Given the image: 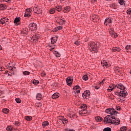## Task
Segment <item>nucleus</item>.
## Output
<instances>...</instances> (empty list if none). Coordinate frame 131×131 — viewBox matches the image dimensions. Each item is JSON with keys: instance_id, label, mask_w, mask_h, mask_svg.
Masks as SVG:
<instances>
[{"instance_id": "f257e3e1", "label": "nucleus", "mask_w": 131, "mask_h": 131, "mask_svg": "<svg viewBox=\"0 0 131 131\" xmlns=\"http://www.w3.org/2000/svg\"><path fill=\"white\" fill-rule=\"evenodd\" d=\"M119 89L120 90H121L122 91H120V92H118V91H116L115 92V95L117 96H119V97H123V98H126V96H127V92H126V88L124 87V85L122 84L121 83H118L116 85H114L112 89H107V91L108 92H112L114 89Z\"/></svg>"}, {"instance_id": "f03ea898", "label": "nucleus", "mask_w": 131, "mask_h": 131, "mask_svg": "<svg viewBox=\"0 0 131 131\" xmlns=\"http://www.w3.org/2000/svg\"><path fill=\"white\" fill-rule=\"evenodd\" d=\"M104 122L107 124H114V125H118L120 124V120L116 118L114 116L113 117L106 116L104 118Z\"/></svg>"}, {"instance_id": "7ed1b4c3", "label": "nucleus", "mask_w": 131, "mask_h": 131, "mask_svg": "<svg viewBox=\"0 0 131 131\" xmlns=\"http://www.w3.org/2000/svg\"><path fill=\"white\" fill-rule=\"evenodd\" d=\"M89 50L90 52H92L93 54H95L96 53H98V45L96 42H91L90 44Z\"/></svg>"}, {"instance_id": "20e7f679", "label": "nucleus", "mask_w": 131, "mask_h": 131, "mask_svg": "<svg viewBox=\"0 0 131 131\" xmlns=\"http://www.w3.org/2000/svg\"><path fill=\"white\" fill-rule=\"evenodd\" d=\"M106 113H108V115H107L106 116H108L109 117H112L114 116L113 115H116L117 113H118V112L115 111L114 108H107L105 110Z\"/></svg>"}, {"instance_id": "39448f33", "label": "nucleus", "mask_w": 131, "mask_h": 131, "mask_svg": "<svg viewBox=\"0 0 131 131\" xmlns=\"http://www.w3.org/2000/svg\"><path fill=\"white\" fill-rule=\"evenodd\" d=\"M40 38V36L38 34H34L32 37H30V40L34 43H36L38 41V39Z\"/></svg>"}, {"instance_id": "423d86ee", "label": "nucleus", "mask_w": 131, "mask_h": 131, "mask_svg": "<svg viewBox=\"0 0 131 131\" xmlns=\"http://www.w3.org/2000/svg\"><path fill=\"white\" fill-rule=\"evenodd\" d=\"M29 28L31 31L37 30V25L34 23H31L29 25Z\"/></svg>"}, {"instance_id": "0eeeda50", "label": "nucleus", "mask_w": 131, "mask_h": 131, "mask_svg": "<svg viewBox=\"0 0 131 131\" xmlns=\"http://www.w3.org/2000/svg\"><path fill=\"white\" fill-rule=\"evenodd\" d=\"M33 12H34V13H35L36 14H41V13H42L41 7L40 6L34 7L33 8Z\"/></svg>"}, {"instance_id": "6e6552de", "label": "nucleus", "mask_w": 131, "mask_h": 131, "mask_svg": "<svg viewBox=\"0 0 131 131\" xmlns=\"http://www.w3.org/2000/svg\"><path fill=\"white\" fill-rule=\"evenodd\" d=\"M90 19L91 21H93V22L98 23L100 21V17L98 15L94 14L90 17Z\"/></svg>"}, {"instance_id": "1a4fd4ad", "label": "nucleus", "mask_w": 131, "mask_h": 131, "mask_svg": "<svg viewBox=\"0 0 131 131\" xmlns=\"http://www.w3.org/2000/svg\"><path fill=\"white\" fill-rule=\"evenodd\" d=\"M113 19L111 17H107L104 21V25L107 26L108 25L109 26H111V24H112Z\"/></svg>"}, {"instance_id": "9d476101", "label": "nucleus", "mask_w": 131, "mask_h": 131, "mask_svg": "<svg viewBox=\"0 0 131 131\" xmlns=\"http://www.w3.org/2000/svg\"><path fill=\"white\" fill-rule=\"evenodd\" d=\"M66 81H67V84H68L69 86H71L73 82V78L70 77H68L66 79Z\"/></svg>"}, {"instance_id": "9b49d317", "label": "nucleus", "mask_w": 131, "mask_h": 131, "mask_svg": "<svg viewBox=\"0 0 131 131\" xmlns=\"http://www.w3.org/2000/svg\"><path fill=\"white\" fill-rule=\"evenodd\" d=\"M8 21H9V19L7 17H3L0 20V22L2 25H4V24L8 22Z\"/></svg>"}, {"instance_id": "f8f14e48", "label": "nucleus", "mask_w": 131, "mask_h": 131, "mask_svg": "<svg viewBox=\"0 0 131 131\" xmlns=\"http://www.w3.org/2000/svg\"><path fill=\"white\" fill-rule=\"evenodd\" d=\"M59 119L62 121L63 124H66L68 122V120L63 117H59Z\"/></svg>"}, {"instance_id": "ddd939ff", "label": "nucleus", "mask_w": 131, "mask_h": 131, "mask_svg": "<svg viewBox=\"0 0 131 131\" xmlns=\"http://www.w3.org/2000/svg\"><path fill=\"white\" fill-rule=\"evenodd\" d=\"M70 10H71V8H70V6H66L64 7L63 9V12L64 13H69L70 12Z\"/></svg>"}, {"instance_id": "4468645a", "label": "nucleus", "mask_w": 131, "mask_h": 131, "mask_svg": "<svg viewBox=\"0 0 131 131\" xmlns=\"http://www.w3.org/2000/svg\"><path fill=\"white\" fill-rule=\"evenodd\" d=\"M60 97V94L59 93H55L54 94L52 95V98L53 99H57V98H59Z\"/></svg>"}, {"instance_id": "2eb2a0df", "label": "nucleus", "mask_w": 131, "mask_h": 131, "mask_svg": "<svg viewBox=\"0 0 131 131\" xmlns=\"http://www.w3.org/2000/svg\"><path fill=\"white\" fill-rule=\"evenodd\" d=\"M54 9H55L57 12H61L62 10V6H56L55 7Z\"/></svg>"}, {"instance_id": "dca6fc26", "label": "nucleus", "mask_w": 131, "mask_h": 131, "mask_svg": "<svg viewBox=\"0 0 131 131\" xmlns=\"http://www.w3.org/2000/svg\"><path fill=\"white\" fill-rule=\"evenodd\" d=\"M95 120L97 122H101L103 120V118L100 116H96L95 117Z\"/></svg>"}, {"instance_id": "f3484780", "label": "nucleus", "mask_w": 131, "mask_h": 131, "mask_svg": "<svg viewBox=\"0 0 131 131\" xmlns=\"http://www.w3.org/2000/svg\"><path fill=\"white\" fill-rule=\"evenodd\" d=\"M121 49L119 47H114L112 48V52H120Z\"/></svg>"}, {"instance_id": "a211bd4d", "label": "nucleus", "mask_w": 131, "mask_h": 131, "mask_svg": "<svg viewBox=\"0 0 131 131\" xmlns=\"http://www.w3.org/2000/svg\"><path fill=\"white\" fill-rule=\"evenodd\" d=\"M28 29H24L21 32V33H23V34H26V35H28Z\"/></svg>"}, {"instance_id": "6ab92c4d", "label": "nucleus", "mask_w": 131, "mask_h": 131, "mask_svg": "<svg viewBox=\"0 0 131 131\" xmlns=\"http://www.w3.org/2000/svg\"><path fill=\"white\" fill-rule=\"evenodd\" d=\"M36 99L37 100H41L42 99V95L40 93L37 94L36 95Z\"/></svg>"}, {"instance_id": "aec40b11", "label": "nucleus", "mask_w": 131, "mask_h": 131, "mask_svg": "<svg viewBox=\"0 0 131 131\" xmlns=\"http://www.w3.org/2000/svg\"><path fill=\"white\" fill-rule=\"evenodd\" d=\"M82 97L83 99H86V100L90 99V96H89V94H86L85 93H82Z\"/></svg>"}, {"instance_id": "412c9836", "label": "nucleus", "mask_w": 131, "mask_h": 131, "mask_svg": "<svg viewBox=\"0 0 131 131\" xmlns=\"http://www.w3.org/2000/svg\"><path fill=\"white\" fill-rule=\"evenodd\" d=\"M7 9V5L5 4L0 5V10H6Z\"/></svg>"}, {"instance_id": "4be33fe9", "label": "nucleus", "mask_w": 131, "mask_h": 131, "mask_svg": "<svg viewBox=\"0 0 131 131\" xmlns=\"http://www.w3.org/2000/svg\"><path fill=\"white\" fill-rule=\"evenodd\" d=\"M13 22L14 24H18L20 22V17H16Z\"/></svg>"}, {"instance_id": "5701e85b", "label": "nucleus", "mask_w": 131, "mask_h": 131, "mask_svg": "<svg viewBox=\"0 0 131 131\" xmlns=\"http://www.w3.org/2000/svg\"><path fill=\"white\" fill-rule=\"evenodd\" d=\"M26 120H27V121H31L32 120V117L30 116H27L25 117Z\"/></svg>"}, {"instance_id": "b1692460", "label": "nucleus", "mask_w": 131, "mask_h": 131, "mask_svg": "<svg viewBox=\"0 0 131 131\" xmlns=\"http://www.w3.org/2000/svg\"><path fill=\"white\" fill-rule=\"evenodd\" d=\"M53 53L55 54V57H59L61 56V54L58 51H54Z\"/></svg>"}, {"instance_id": "393cba45", "label": "nucleus", "mask_w": 131, "mask_h": 131, "mask_svg": "<svg viewBox=\"0 0 131 131\" xmlns=\"http://www.w3.org/2000/svg\"><path fill=\"white\" fill-rule=\"evenodd\" d=\"M87 108H88V106L85 104H82L81 105V109H82V110H86L87 109Z\"/></svg>"}, {"instance_id": "a878e982", "label": "nucleus", "mask_w": 131, "mask_h": 131, "mask_svg": "<svg viewBox=\"0 0 131 131\" xmlns=\"http://www.w3.org/2000/svg\"><path fill=\"white\" fill-rule=\"evenodd\" d=\"M114 71H115V72H118V73H120L121 71L120 70V68L119 67H116L114 69Z\"/></svg>"}, {"instance_id": "bb28decb", "label": "nucleus", "mask_w": 131, "mask_h": 131, "mask_svg": "<svg viewBox=\"0 0 131 131\" xmlns=\"http://www.w3.org/2000/svg\"><path fill=\"white\" fill-rule=\"evenodd\" d=\"M49 122L48 121H45L43 122H42V126H43V127H46V126H48V125H49Z\"/></svg>"}, {"instance_id": "cd10ccee", "label": "nucleus", "mask_w": 131, "mask_h": 131, "mask_svg": "<svg viewBox=\"0 0 131 131\" xmlns=\"http://www.w3.org/2000/svg\"><path fill=\"white\" fill-rule=\"evenodd\" d=\"M51 43L54 44L56 43V41H57V38H55V37L51 38Z\"/></svg>"}, {"instance_id": "c85d7f7f", "label": "nucleus", "mask_w": 131, "mask_h": 131, "mask_svg": "<svg viewBox=\"0 0 131 131\" xmlns=\"http://www.w3.org/2000/svg\"><path fill=\"white\" fill-rule=\"evenodd\" d=\"M2 111L3 113H5V114H8V113H9V110L8 108H3Z\"/></svg>"}, {"instance_id": "c756f323", "label": "nucleus", "mask_w": 131, "mask_h": 131, "mask_svg": "<svg viewBox=\"0 0 131 131\" xmlns=\"http://www.w3.org/2000/svg\"><path fill=\"white\" fill-rule=\"evenodd\" d=\"M56 11V9L55 8H52L50 9L49 10L50 14H54Z\"/></svg>"}, {"instance_id": "7c9ffc66", "label": "nucleus", "mask_w": 131, "mask_h": 131, "mask_svg": "<svg viewBox=\"0 0 131 131\" xmlns=\"http://www.w3.org/2000/svg\"><path fill=\"white\" fill-rule=\"evenodd\" d=\"M120 130H121V131H126V130H127V127L122 126L120 128Z\"/></svg>"}, {"instance_id": "2f4dec72", "label": "nucleus", "mask_w": 131, "mask_h": 131, "mask_svg": "<svg viewBox=\"0 0 131 131\" xmlns=\"http://www.w3.org/2000/svg\"><path fill=\"white\" fill-rule=\"evenodd\" d=\"M83 80L86 81L89 79V77L88 76V75H84L82 77Z\"/></svg>"}, {"instance_id": "473e14b6", "label": "nucleus", "mask_w": 131, "mask_h": 131, "mask_svg": "<svg viewBox=\"0 0 131 131\" xmlns=\"http://www.w3.org/2000/svg\"><path fill=\"white\" fill-rule=\"evenodd\" d=\"M12 130H13V127H12V126H9L6 128V130L7 131H12Z\"/></svg>"}, {"instance_id": "72a5a7b5", "label": "nucleus", "mask_w": 131, "mask_h": 131, "mask_svg": "<svg viewBox=\"0 0 131 131\" xmlns=\"http://www.w3.org/2000/svg\"><path fill=\"white\" fill-rule=\"evenodd\" d=\"M70 117H71V118H73V119H75V118H77V116H76V114H75L71 115Z\"/></svg>"}, {"instance_id": "f704fd0d", "label": "nucleus", "mask_w": 131, "mask_h": 131, "mask_svg": "<svg viewBox=\"0 0 131 131\" xmlns=\"http://www.w3.org/2000/svg\"><path fill=\"white\" fill-rule=\"evenodd\" d=\"M33 84H36V85L38 84V83H39V81L34 79L33 81Z\"/></svg>"}, {"instance_id": "c9c22d12", "label": "nucleus", "mask_w": 131, "mask_h": 131, "mask_svg": "<svg viewBox=\"0 0 131 131\" xmlns=\"http://www.w3.org/2000/svg\"><path fill=\"white\" fill-rule=\"evenodd\" d=\"M15 101L16 102V103H17L18 104H20V103H21V99L19 98H17L15 99Z\"/></svg>"}, {"instance_id": "e433bc0d", "label": "nucleus", "mask_w": 131, "mask_h": 131, "mask_svg": "<svg viewBox=\"0 0 131 131\" xmlns=\"http://www.w3.org/2000/svg\"><path fill=\"white\" fill-rule=\"evenodd\" d=\"M31 16V13H29L28 12H25L24 17H30Z\"/></svg>"}, {"instance_id": "4c0bfd02", "label": "nucleus", "mask_w": 131, "mask_h": 131, "mask_svg": "<svg viewBox=\"0 0 131 131\" xmlns=\"http://www.w3.org/2000/svg\"><path fill=\"white\" fill-rule=\"evenodd\" d=\"M79 89H80V87L79 86V85H76L73 87V90H75V91H76L77 90H79Z\"/></svg>"}, {"instance_id": "58836bf2", "label": "nucleus", "mask_w": 131, "mask_h": 131, "mask_svg": "<svg viewBox=\"0 0 131 131\" xmlns=\"http://www.w3.org/2000/svg\"><path fill=\"white\" fill-rule=\"evenodd\" d=\"M81 113L82 114H88V111L86 110H81Z\"/></svg>"}, {"instance_id": "ea45409f", "label": "nucleus", "mask_w": 131, "mask_h": 131, "mask_svg": "<svg viewBox=\"0 0 131 131\" xmlns=\"http://www.w3.org/2000/svg\"><path fill=\"white\" fill-rule=\"evenodd\" d=\"M103 131H111V128L109 127H105L103 129Z\"/></svg>"}, {"instance_id": "a19ab883", "label": "nucleus", "mask_w": 131, "mask_h": 131, "mask_svg": "<svg viewBox=\"0 0 131 131\" xmlns=\"http://www.w3.org/2000/svg\"><path fill=\"white\" fill-rule=\"evenodd\" d=\"M23 74H24V75H29V74H30V72L29 71H25L23 72Z\"/></svg>"}, {"instance_id": "79ce46f5", "label": "nucleus", "mask_w": 131, "mask_h": 131, "mask_svg": "<svg viewBox=\"0 0 131 131\" xmlns=\"http://www.w3.org/2000/svg\"><path fill=\"white\" fill-rule=\"evenodd\" d=\"M118 2H119V4H120V5H121V6H122V5H123V4H124V0H118Z\"/></svg>"}, {"instance_id": "37998d69", "label": "nucleus", "mask_w": 131, "mask_h": 131, "mask_svg": "<svg viewBox=\"0 0 131 131\" xmlns=\"http://www.w3.org/2000/svg\"><path fill=\"white\" fill-rule=\"evenodd\" d=\"M84 94H85L86 95H88V96L90 97V95H91V93L90 92V91L86 90L84 92Z\"/></svg>"}, {"instance_id": "c03bdc74", "label": "nucleus", "mask_w": 131, "mask_h": 131, "mask_svg": "<svg viewBox=\"0 0 131 131\" xmlns=\"http://www.w3.org/2000/svg\"><path fill=\"white\" fill-rule=\"evenodd\" d=\"M125 49L127 51H128V50H131V46L130 45H127L125 47Z\"/></svg>"}, {"instance_id": "a18cd8bd", "label": "nucleus", "mask_w": 131, "mask_h": 131, "mask_svg": "<svg viewBox=\"0 0 131 131\" xmlns=\"http://www.w3.org/2000/svg\"><path fill=\"white\" fill-rule=\"evenodd\" d=\"M74 93L75 94V95H78V94H79L80 93V90H79V89H78V90H75L74 91Z\"/></svg>"}, {"instance_id": "49530a36", "label": "nucleus", "mask_w": 131, "mask_h": 131, "mask_svg": "<svg viewBox=\"0 0 131 131\" xmlns=\"http://www.w3.org/2000/svg\"><path fill=\"white\" fill-rule=\"evenodd\" d=\"M60 20L62 21H61V23L60 24V25H64L65 23H66V20L64 19H60Z\"/></svg>"}, {"instance_id": "de8ad7c7", "label": "nucleus", "mask_w": 131, "mask_h": 131, "mask_svg": "<svg viewBox=\"0 0 131 131\" xmlns=\"http://www.w3.org/2000/svg\"><path fill=\"white\" fill-rule=\"evenodd\" d=\"M58 30H59L58 29V27H55L53 29V30H52V31H53V32H57V31H58Z\"/></svg>"}, {"instance_id": "09e8293b", "label": "nucleus", "mask_w": 131, "mask_h": 131, "mask_svg": "<svg viewBox=\"0 0 131 131\" xmlns=\"http://www.w3.org/2000/svg\"><path fill=\"white\" fill-rule=\"evenodd\" d=\"M117 33H114V34H113V36L112 37H114L115 38H116V37H117Z\"/></svg>"}, {"instance_id": "8fccbe9b", "label": "nucleus", "mask_w": 131, "mask_h": 131, "mask_svg": "<svg viewBox=\"0 0 131 131\" xmlns=\"http://www.w3.org/2000/svg\"><path fill=\"white\" fill-rule=\"evenodd\" d=\"M64 131H75L73 129L66 128Z\"/></svg>"}, {"instance_id": "3c124183", "label": "nucleus", "mask_w": 131, "mask_h": 131, "mask_svg": "<svg viewBox=\"0 0 131 131\" xmlns=\"http://www.w3.org/2000/svg\"><path fill=\"white\" fill-rule=\"evenodd\" d=\"M116 7V5L114 3H113L111 5V8H113V9H115Z\"/></svg>"}, {"instance_id": "603ef678", "label": "nucleus", "mask_w": 131, "mask_h": 131, "mask_svg": "<svg viewBox=\"0 0 131 131\" xmlns=\"http://www.w3.org/2000/svg\"><path fill=\"white\" fill-rule=\"evenodd\" d=\"M127 14H129V15H131V9H128L127 10Z\"/></svg>"}, {"instance_id": "864d4df0", "label": "nucleus", "mask_w": 131, "mask_h": 131, "mask_svg": "<svg viewBox=\"0 0 131 131\" xmlns=\"http://www.w3.org/2000/svg\"><path fill=\"white\" fill-rule=\"evenodd\" d=\"M116 109L117 111H121V107H120V106H116Z\"/></svg>"}, {"instance_id": "5fc2aeb1", "label": "nucleus", "mask_w": 131, "mask_h": 131, "mask_svg": "<svg viewBox=\"0 0 131 131\" xmlns=\"http://www.w3.org/2000/svg\"><path fill=\"white\" fill-rule=\"evenodd\" d=\"M11 68V71H14V70H15V69H16V67H15L14 66H13L12 67H10Z\"/></svg>"}, {"instance_id": "6e6d98bb", "label": "nucleus", "mask_w": 131, "mask_h": 131, "mask_svg": "<svg viewBox=\"0 0 131 131\" xmlns=\"http://www.w3.org/2000/svg\"><path fill=\"white\" fill-rule=\"evenodd\" d=\"M26 13H29L30 14H31V11H30V9H26Z\"/></svg>"}, {"instance_id": "4d7b16f0", "label": "nucleus", "mask_w": 131, "mask_h": 131, "mask_svg": "<svg viewBox=\"0 0 131 131\" xmlns=\"http://www.w3.org/2000/svg\"><path fill=\"white\" fill-rule=\"evenodd\" d=\"M41 76L44 77V76L47 75V74L46 73V72H43L42 73H41Z\"/></svg>"}, {"instance_id": "13d9d810", "label": "nucleus", "mask_w": 131, "mask_h": 131, "mask_svg": "<svg viewBox=\"0 0 131 131\" xmlns=\"http://www.w3.org/2000/svg\"><path fill=\"white\" fill-rule=\"evenodd\" d=\"M114 85H115V84L110 85L109 86L110 89H108V90H110V89L111 90V89H113V87L114 86Z\"/></svg>"}, {"instance_id": "bf43d9fd", "label": "nucleus", "mask_w": 131, "mask_h": 131, "mask_svg": "<svg viewBox=\"0 0 131 131\" xmlns=\"http://www.w3.org/2000/svg\"><path fill=\"white\" fill-rule=\"evenodd\" d=\"M57 28L58 30H62L63 29V27L59 26L57 27Z\"/></svg>"}, {"instance_id": "052dcab7", "label": "nucleus", "mask_w": 131, "mask_h": 131, "mask_svg": "<svg viewBox=\"0 0 131 131\" xmlns=\"http://www.w3.org/2000/svg\"><path fill=\"white\" fill-rule=\"evenodd\" d=\"M15 125H17V126H19V125H20V123L19 122L15 121Z\"/></svg>"}, {"instance_id": "680f3d73", "label": "nucleus", "mask_w": 131, "mask_h": 131, "mask_svg": "<svg viewBox=\"0 0 131 131\" xmlns=\"http://www.w3.org/2000/svg\"><path fill=\"white\" fill-rule=\"evenodd\" d=\"M74 44L75 45H76V46H79V42L78 41H76L75 42H74Z\"/></svg>"}, {"instance_id": "e2e57ef3", "label": "nucleus", "mask_w": 131, "mask_h": 131, "mask_svg": "<svg viewBox=\"0 0 131 131\" xmlns=\"http://www.w3.org/2000/svg\"><path fill=\"white\" fill-rule=\"evenodd\" d=\"M103 66H105V67L108 68L109 67V66L108 65V63L107 62H105V63H103Z\"/></svg>"}, {"instance_id": "0e129e2a", "label": "nucleus", "mask_w": 131, "mask_h": 131, "mask_svg": "<svg viewBox=\"0 0 131 131\" xmlns=\"http://www.w3.org/2000/svg\"><path fill=\"white\" fill-rule=\"evenodd\" d=\"M7 66H8V68L10 67V66L13 67V62L9 63L7 65Z\"/></svg>"}, {"instance_id": "69168bd1", "label": "nucleus", "mask_w": 131, "mask_h": 131, "mask_svg": "<svg viewBox=\"0 0 131 131\" xmlns=\"http://www.w3.org/2000/svg\"><path fill=\"white\" fill-rule=\"evenodd\" d=\"M109 33H110V34H111V35L112 36H113V34L114 33V32L110 31Z\"/></svg>"}, {"instance_id": "338daca9", "label": "nucleus", "mask_w": 131, "mask_h": 131, "mask_svg": "<svg viewBox=\"0 0 131 131\" xmlns=\"http://www.w3.org/2000/svg\"><path fill=\"white\" fill-rule=\"evenodd\" d=\"M124 97H120L119 99L121 101H125Z\"/></svg>"}, {"instance_id": "774afa93", "label": "nucleus", "mask_w": 131, "mask_h": 131, "mask_svg": "<svg viewBox=\"0 0 131 131\" xmlns=\"http://www.w3.org/2000/svg\"><path fill=\"white\" fill-rule=\"evenodd\" d=\"M99 89H100V86H95V90H99Z\"/></svg>"}]
</instances>
